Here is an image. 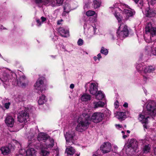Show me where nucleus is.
I'll return each mask as SVG.
<instances>
[{
    "label": "nucleus",
    "mask_w": 156,
    "mask_h": 156,
    "mask_svg": "<svg viewBox=\"0 0 156 156\" xmlns=\"http://www.w3.org/2000/svg\"><path fill=\"white\" fill-rule=\"evenodd\" d=\"M96 98L98 100H101L104 98V94L101 91H97L96 94H95Z\"/></svg>",
    "instance_id": "c85d7f7f"
},
{
    "label": "nucleus",
    "mask_w": 156,
    "mask_h": 156,
    "mask_svg": "<svg viewBox=\"0 0 156 156\" xmlns=\"http://www.w3.org/2000/svg\"><path fill=\"white\" fill-rule=\"evenodd\" d=\"M25 76H22L21 77H20L19 80H18L19 81H21V80H23L25 79Z\"/></svg>",
    "instance_id": "a18cd8bd"
},
{
    "label": "nucleus",
    "mask_w": 156,
    "mask_h": 156,
    "mask_svg": "<svg viewBox=\"0 0 156 156\" xmlns=\"http://www.w3.org/2000/svg\"><path fill=\"white\" fill-rule=\"evenodd\" d=\"M92 156H98V155H97L95 154H93Z\"/></svg>",
    "instance_id": "338daca9"
},
{
    "label": "nucleus",
    "mask_w": 156,
    "mask_h": 156,
    "mask_svg": "<svg viewBox=\"0 0 156 156\" xmlns=\"http://www.w3.org/2000/svg\"><path fill=\"white\" fill-rule=\"evenodd\" d=\"M75 132L74 131H69L65 134V137L66 142H69L72 140L75 136Z\"/></svg>",
    "instance_id": "a211bd4d"
},
{
    "label": "nucleus",
    "mask_w": 156,
    "mask_h": 156,
    "mask_svg": "<svg viewBox=\"0 0 156 156\" xmlns=\"http://www.w3.org/2000/svg\"><path fill=\"white\" fill-rule=\"evenodd\" d=\"M16 78V75L15 73L6 68L0 69V79L2 81L4 82L10 80L15 85L22 87L26 86L25 83H22L21 81L17 80Z\"/></svg>",
    "instance_id": "f03ea898"
},
{
    "label": "nucleus",
    "mask_w": 156,
    "mask_h": 156,
    "mask_svg": "<svg viewBox=\"0 0 156 156\" xmlns=\"http://www.w3.org/2000/svg\"><path fill=\"white\" fill-rule=\"evenodd\" d=\"M104 117V115L102 113L95 112L92 114L91 119L95 123H98L102 120Z\"/></svg>",
    "instance_id": "6e6552de"
},
{
    "label": "nucleus",
    "mask_w": 156,
    "mask_h": 156,
    "mask_svg": "<svg viewBox=\"0 0 156 156\" xmlns=\"http://www.w3.org/2000/svg\"><path fill=\"white\" fill-rule=\"evenodd\" d=\"M98 86L96 83H91L90 84L89 91L93 95L95 94L98 91Z\"/></svg>",
    "instance_id": "f3484780"
},
{
    "label": "nucleus",
    "mask_w": 156,
    "mask_h": 156,
    "mask_svg": "<svg viewBox=\"0 0 156 156\" xmlns=\"http://www.w3.org/2000/svg\"><path fill=\"white\" fill-rule=\"evenodd\" d=\"M150 146L149 144L145 145L143 148V151L144 153H147L149 152L150 151Z\"/></svg>",
    "instance_id": "72a5a7b5"
},
{
    "label": "nucleus",
    "mask_w": 156,
    "mask_h": 156,
    "mask_svg": "<svg viewBox=\"0 0 156 156\" xmlns=\"http://www.w3.org/2000/svg\"><path fill=\"white\" fill-rule=\"evenodd\" d=\"M144 66L141 64H138L136 66V68L137 71H138L140 73H142L144 72Z\"/></svg>",
    "instance_id": "2f4dec72"
},
{
    "label": "nucleus",
    "mask_w": 156,
    "mask_h": 156,
    "mask_svg": "<svg viewBox=\"0 0 156 156\" xmlns=\"http://www.w3.org/2000/svg\"><path fill=\"white\" fill-rule=\"evenodd\" d=\"M128 147V148L131 147L133 149L134 151L135 152H137L138 151H137L138 142L135 139H131L129 141Z\"/></svg>",
    "instance_id": "4468645a"
},
{
    "label": "nucleus",
    "mask_w": 156,
    "mask_h": 156,
    "mask_svg": "<svg viewBox=\"0 0 156 156\" xmlns=\"http://www.w3.org/2000/svg\"><path fill=\"white\" fill-rule=\"evenodd\" d=\"M145 14L146 16L148 17H154L156 15V11L151 9L149 8H147L146 9Z\"/></svg>",
    "instance_id": "6ab92c4d"
},
{
    "label": "nucleus",
    "mask_w": 156,
    "mask_h": 156,
    "mask_svg": "<svg viewBox=\"0 0 156 156\" xmlns=\"http://www.w3.org/2000/svg\"><path fill=\"white\" fill-rule=\"evenodd\" d=\"M144 79L145 80H146L147 79V77L144 76H143Z\"/></svg>",
    "instance_id": "052dcab7"
},
{
    "label": "nucleus",
    "mask_w": 156,
    "mask_h": 156,
    "mask_svg": "<svg viewBox=\"0 0 156 156\" xmlns=\"http://www.w3.org/2000/svg\"><path fill=\"white\" fill-rule=\"evenodd\" d=\"M48 144H51V142H49L48 143Z\"/></svg>",
    "instance_id": "0e129e2a"
},
{
    "label": "nucleus",
    "mask_w": 156,
    "mask_h": 156,
    "mask_svg": "<svg viewBox=\"0 0 156 156\" xmlns=\"http://www.w3.org/2000/svg\"><path fill=\"white\" fill-rule=\"evenodd\" d=\"M114 147L115 149H117L118 148V147L115 145H114Z\"/></svg>",
    "instance_id": "bf43d9fd"
},
{
    "label": "nucleus",
    "mask_w": 156,
    "mask_h": 156,
    "mask_svg": "<svg viewBox=\"0 0 156 156\" xmlns=\"http://www.w3.org/2000/svg\"><path fill=\"white\" fill-rule=\"evenodd\" d=\"M5 122L8 126L12 127L14 122V119L12 116L7 115L5 119Z\"/></svg>",
    "instance_id": "2eb2a0df"
},
{
    "label": "nucleus",
    "mask_w": 156,
    "mask_h": 156,
    "mask_svg": "<svg viewBox=\"0 0 156 156\" xmlns=\"http://www.w3.org/2000/svg\"><path fill=\"white\" fill-rule=\"evenodd\" d=\"M100 149L102 153H107L112 151L111 144L108 142H106L101 146Z\"/></svg>",
    "instance_id": "1a4fd4ad"
},
{
    "label": "nucleus",
    "mask_w": 156,
    "mask_h": 156,
    "mask_svg": "<svg viewBox=\"0 0 156 156\" xmlns=\"http://www.w3.org/2000/svg\"><path fill=\"white\" fill-rule=\"evenodd\" d=\"M116 126L117 128H120L122 127L121 125H120L119 124L116 125Z\"/></svg>",
    "instance_id": "3c124183"
},
{
    "label": "nucleus",
    "mask_w": 156,
    "mask_h": 156,
    "mask_svg": "<svg viewBox=\"0 0 156 156\" xmlns=\"http://www.w3.org/2000/svg\"><path fill=\"white\" fill-rule=\"evenodd\" d=\"M122 133L124 134V132L123 131H122Z\"/></svg>",
    "instance_id": "69168bd1"
},
{
    "label": "nucleus",
    "mask_w": 156,
    "mask_h": 156,
    "mask_svg": "<svg viewBox=\"0 0 156 156\" xmlns=\"http://www.w3.org/2000/svg\"><path fill=\"white\" fill-rule=\"evenodd\" d=\"M80 99L83 101H87L90 100L91 96L89 94H84L82 95Z\"/></svg>",
    "instance_id": "b1692460"
},
{
    "label": "nucleus",
    "mask_w": 156,
    "mask_h": 156,
    "mask_svg": "<svg viewBox=\"0 0 156 156\" xmlns=\"http://www.w3.org/2000/svg\"><path fill=\"white\" fill-rule=\"evenodd\" d=\"M127 133H130V131H129V130H127Z\"/></svg>",
    "instance_id": "680f3d73"
},
{
    "label": "nucleus",
    "mask_w": 156,
    "mask_h": 156,
    "mask_svg": "<svg viewBox=\"0 0 156 156\" xmlns=\"http://www.w3.org/2000/svg\"><path fill=\"white\" fill-rule=\"evenodd\" d=\"M156 35V27H154L151 22L148 23L145 28V34L144 37L145 41L150 42L153 40L151 37H153Z\"/></svg>",
    "instance_id": "20e7f679"
},
{
    "label": "nucleus",
    "mask_w": 156,
    "mask_h": 156,
    "mask_svg": "<svg viewBox=\"0 0 156 156\" xmlns=\"http://www.w3.org/2000/svg\"><path fill=\"white\" fill-rule=\"evenodd\" d=\"M101 52L105 55H107L108 53V50L107 49L104 47H102L101 50Z\"/></svg>",
    "instance_id": "e433bc0d"
},
{
    "label": "nucleus",
    "mask_w": 156,
    "mask_h": 156,
    "mask_svg": "<svg viewBox=\"0 0 156 156\" xmlns=\"http://www.w3.org/2000/svg\"><path fill=\"white\" fill-rule=\"evenodd\" d=\"M29 117V114L25 110L20 112L18 114V120L20 122H26Z\"/></svg>",
    "instance_id": "0eeeda50"
},
{
    "label": "nucleus",
    "mask_w": 156,
    "mask_h": 156,
    "mask_svg": "<svg viewBox=\"0 0 156 156\" xmlns=\"http://www.w3.org/2000/svg\"><path fill=\"white\" fill-rule=\"evenodd\" d=\"M74 87V85L73 84H71L70 85V87L71 89H73Z\"/></svg>",
    "instance_id": "8fccbe9b"
},
{
    "label": "nucleus",
    "mask_w": 156,
    "mask_h": 156,
    "mask_svg": "<svg viewBox=\"0 0 156 156\" xmlns=\"http://www.w3.org/2000/svg\"><path fill=\"white\" fill-rule=\"evenodd\" d=\"M5 29V28L3 26H2L1 25L0 26V30H4Z\"/></svg>",
    "instance_id": "603ef678"
},
{
    "label": "nucleus",
    "mask_w": 156,
    "mask_h": 156,
    "mask_svg": "<svg viewBox=\"0 0 156 156\" xmlns=\"http://www.w3.org/2000/svg\"><path fill=\"white\" fill-rule=\"evenodd\" d=\"M114 106L115 108H117L119 106V103L118 101H116L114 103Z\"/></svg>",
    "instance_id": "c03bdc74"
},
{
    "label": "nucleus",
    "mask_w": 156,
    "mask_h": 156,
    "mask_svg": "<svg viewBox=\"0 0 156 156\" xmlns=\"http://www.w3.org/2000/svg\"><path fill=\"white\" fill-rule=\"evenodd\" d=\"M117 117L119 119H122L126 117L125 113L124 112H118L116 115Z\"/></svg>",
    "instance_id": "7c9ffc66"
},
{
    "label": "nucleus",
    "mask_w": 156,
    "mask_h": 156,
    "mask_svg": "<svg viewBox=\"0 0 156 156\" xmlns=\"http://www.w3.org/2000/svg\"><path fill=\"white\" fill-rule=\"evenodd\" d=\"M100 2L98 0H93V7L95 9H97L99 7Z\"/></svg>",
    "instance_id": "c9c22d12"
},
{
    "label": "nucleus",
    "mask_w": 156,
    "mask_h": 156,
    "mask_svg": "<svg viewBox=\"0 0 156 156\" xmlns=\"http://www.w3.org/2000/svg\"><path fill=\"white\" fill-rule=\"evenodd\" d=\"M56 2L55 1L52 0L51 1V3L52 5L53 6H60L62 5L64 0H56Z\"/></svg>",
    "instance_id": "cd10ccee"
},
{
    "label": "nucleus",
    "mask_w": 156,
    "mask_h": 156,
    "mask_svg": "<svg viewBox=\"0 0 156 156\" xmlns=\"http://www.w3.org/2000/svg\"><path fill=\"white\" fill-rule=\"evenodd\" d=\"M123 106L124 107L127 108L128 106V104L127 102H125L123 104Z\"/></svg>",
    "instance_id": "de8ad7c7"
},
{
    "label": "nucleus",
    "mask_w": 156,
    "mask_h": 156,
    "mask_svg": "<svg viewBox=\"0 0 156 156\" xmlns=\"http://www.w3.org/2000/svg\"><path fill=\"white\" fill-rule=\"evenodd\" d=\"M154 51H155L156 52V47L155 49L154 50Z\"/></svg>",
    "instance_id": "774afa93"
},
{
    "label": "nucleus",
    "mask_w": 156,
    "mask_h": 156,
    "mask_svg": "<svg viewBox=\"0 0 156 156\" xmlns=\"http://www.w3.org/2000/svg\"><path fill=\"white\" fill-rule=\"evenodd\" d=\"M58 31L62 37H66L69 36V31L67 30H65L64 28H59L58 29Z\"/></svg>",
    "instance_id": "412c9836"
},
{
    "label": "nucleus",
    "mask_w": 156,
    "mask_h": 156,
    "mask_svg": "<svg viewBox=\"0 0 156 156\" xmlns=\"http://www.w3.org/2000/svg\"><path fill=\"white\" fill-rule=\"evenodd\" d=\"M144 73L145 74L152 73L155 69V67L151 66H144Z\"/></svg>",
    "instance_id": "aec40b11"
},
{
    "label": "nucleus",
    "mask_w": 156,
    "mask_h": 156,
    "mask_svg": "<svg viewBox=\"0 0 156 156\" xmlns=\"http://www.w3.org/2000/svg\"><path fill=\"white\" fill-rule=\"evenodd\" d=\"M41 21L40 20H36V22L37 23V25L38 26H40L41 25V24L46 20V18L43 16L41 17Z\"/></svg>",
    "instance_id": "f704fd0d"
},
{
    "label": "nucleus",
    "mask_w": 156,
    "mask_h": 156,
    "mask_svg": "<svg viewBox=\"0 0 156 156\" xmlns=\"http://www.w3.org/2000/svg\"><path fill=\"white\" fill-rule=\"evenodd\" d=\"M148 4L156 7V0H151L148 2Z\"/></svg>",
    "instance_id": "58836bf2"
},
{
    "label": "nucleus",
    "mask_w": 156,
    "mask_h": 156,
    "mask_svg": "<svg viewBox=\"0 0 156 156\" xmlns=\"http://www.w3.org/2000/svg\"><path fill=\"white\" fill-rule=\"evenodd\" d=\"M145 52L146 54L150 56L156 55V52L153 50L152 45L150 44L145 47Z\"/></svg>",
    "instance_id": "dca6fc26"
},
{
    "label": "nucleus",
    "mask_w": 156,
    "mask_h": 156,
    "mask_svg": "<svg viewBox=\"0 0 156 156\" xmlns=\"http://www.w3.org/2000/svg\"><path fill=\"white\" fill-rule=\"evenodd\" d=\"M134 2L137 4H139L140 5H143V0H133Z\"/></svg>",
    "instance_id": "a19ab883"
},
{
    "label": "nucleus",
    "mask_w": 156,
    "mask_h": 156,
    "mask_svg": "<svg viewBox=\"0 0 156 156\" xmlns=\"http://www.w3.org/2000/svg\"><path fill=\"white\" fill-rule=\"evenodd\" d=\"M71 9H72L71 8L70 4L67 2H66L64 6V12L68 13Z\"/></svg>",
    "instance_id": "a878e982"
},
{
    "label": "nucleus",
    "mask_w": 156,
    "mask_h": 156,
    "mask_svg": "<svg viewBox=\"0 0 156 156\" xmlns=\"http://www.w3.org/2000/svg\"><path fill=\"white\" fill-rule=\"evenodd\" d=\"M37 139L42 143L41 145H45L47 148H51L54 145V140L50 138L49 136L45 133H40L37 137Z\"/></svg>",
    "instance_id": "39448f33"
},
{
    "label": "nucleus",
    "mask_w": 156,
    "mask_h": 156,
    "mask_svg": "<svg viewBox=\"0 0 156 156\" xmlns=\"http://www.w3.org/2000/svg\"><path fill=\"white\" fill-rule=\"evenodd\" d=\"M62 21V20H58L57 22V23L58 24H60V22H61Z\"/></svg>",
    "instance_id": "6e6d98bb"
},
{
    "label": "nucleus",
    "mask_w": 156,
    "mask_h": 156,
    "mask_svg": "<svg viewBox=\"0 0 156 156\" xmlns=\"http://www.w3.org/2000/svg\"><path fill=\"white\" fill-rule=\"evenodd\" d=\"M94 108H97L100 107H102L104 106V103L102 101H99L98 102H94Z\"/></svg>",
    "instance_id": "473e14b6"
},
{
    "label": "nucleus",
    "mask_w": 156,
    "mask_h": 156,
    "mask_svg": "<svg viewBox=\"0 0 156 156\" xmlns=\"http://www.w3.org/2000/svg\"><path fill=\"white\" fill-rule=\"evenodd\" d=\"M145 107L146 111L140 114L138 118L139 120L144 123L143 126L145 130V129L147 128L148 118H149V116L147 115L152 116L156 115V103L154 101H148L146 103Z\"/></svg>",
    "instance_id": "f257e3e1"
},
{
    "label": "nucleus",
    "mask_w": 156,
    "mask_h": 156,
    "mask_svg": "<svg viewBox=\"0 0 156 156\" xmlns=\"http://www.w3.org/2000/svg\"><path fill=\"white\" fill-rule=\"evenodd\" d=\"M128 9H125L123 11L124 16L126 19H128L129 17H132L135 13V11L133 9L129 7L128 5L126 6Z\"/></svg>",
    "instance_id": "f8f14e48"
},
{
    "label": "nucleus",
    "mask_w": 156,
    "mask_h": 156,
    "mask_svg": "<svg viewBox=\"0 0 156 156\" xmlns=\"http://www.w3.org/2000/svg\"><path fill=\"white\" fill-rule=\"evenodd\" d=\"M36 3H41L42 2V0H35Z\"/></svg>",
    "instance_id": "09e8293b"
},
{
    "label": "nucleus",
    "mask_w": 156,
    "mask_h": 156,
    "mask_svg": "<svg viewBox=\"0 0 156 156\" xmlns=\"http://www.w3.org/2000/svg\"><path fill=\"white\" fill-rule=\"evenodd\" d=\"M94 60L95 61H96L97 60V59H98V57H97L96 56H94Z\"/></svg>",
    "instance_id": "5fc2aeb1"
},
{
    "label": "nucleus",
    "mask_w": 156,
    "mask_h": 156,
    "mask_svg": "<svg viewBox=\"0 0 156 156\" xmlns=\"http://www.w3.org/2000/svg\"><path fill=\"white\" fill-rule=\"evenodd\" d=\"M115 16L116 17V19L118 20V21L119 23L120 22V21H121V17H120V16L119 15V13H115L114 14Z\"/></svg>",
    "instance_id": "ea45409f"
},
{
    "label": "nucleus",
    "mask_w": 156,
    "mask_h": 156,
    "mask_svg": "<svg viewBox=\"0 0 156 156\" xmlns=\"http://www.w3.org/2000/svg\"><path fill=\"white\" fill-rule=\"evenodd\" d=\"M95 13L94 11L92 10H89L86 12V15L87 16H90L94 15Z\"/></svg>",
    "instance_id": "4c0bfd02"
},
{
    "label": "nucleus",
    "mask_w": 156,
    "mask_h": 156,
    "mask_svg": "<svg viewBox=\"0 0 156 156\" xmlns=\"http://www.w3.org/2000/svg\"><path fill=\"white\" fill-rule=\"evenodd\" d=\"M35 154L36 151L33 148H29L26 151V156H34Z\"/></svg>",
    "instance_id": "5701e85b"
},
{
    "label": "nucleus",
    "mask_w": 156,
    "mask_h": 156,
    "mask_svg": "<svg viewBox=\"0 0 156 156\" xmlns=\"http://www.w3.org/2000/svg\"><path fill=\"white\" fill-rule=\"evenodd\" d=\"M41 154L43 156H48L49 154V151L47 149L48 148L46 147L45 145H41Z\"/></svg>",
    "instance_id": "4be33fe9"
},
{
    "label": "nucleus",
    "mask_w": 156,
    "mask_h": 156,
    "mask_svg": "<svg viewBox=\"0 0 156 156\" xmlns=\"http://www.w3.org/2000/svg\"><path fill=\"white\" fill-rule=\"evenodd\" d=\"M83 40L81 39H80L77 42V44L79 45H82L83 44Z\"/></svg>",
    "instance_id": "37998d69"
},
{
    "label": "nucleus",
    "mask_w": 156,
    "mask_h": 156,
    "mask_svg": "<svg viewBox=\"0 0 156 156\" xmlns=\"http://www.w3.org/2000/svg\"><path fill=\"white\" fill-rule=\"evenodd\" d=\"M36 133V130L35 129H31L30 131L26 134V136L28 140V146L30 145L32 141L34 140V136Z\"/></svg>",
    "instance_id": "9b49d317"
},
{
    "label": "nucleus",
    "mask_w": 156,
    "mask_h": 156,
    "mask_svg": "<svg viewBox=\"0 0 156 156\" xmlns=\"http://www.w3.org/2000/svg\"><path fill=\"white\" fill-rule=\"evenodd\" d=\"M111 35V36H112V39H114V38H113V35Z\"/></svg>",
    "instance_id": "e2e57ef3"
},
{
    "label": "nucleus",
    "mask_w": 156,
    "mask_h": 156,
    "mask_svg": "<svg viewBox=\"0 0 156 156\" xmlns=\"http://www.w3.org/2000/svg\"><path fill=\"white\" fill-rule=\"evenodd\" d=\"M97 57L98 58V60L99 61L100 59L101 58V54L100 53H99L97 55Z\"/></svg>",
    "instance_id": "49530a36"
},
{
    "label": "nucleus",
    "mask_w": 156,
    "mask_h": 156,
    "mask_svg": "<svg viewBox=\"0 0 156 156\" xmlns=\"http://www.w3.org/2000/svg\"><path fill=\"white\" fill-rule=\"evenodd\" d=\"M154 154L156 155V147L154 149Z\"/></svg>",
    "instance_id": "864d4df0"
},
{
    "label": "nucleus",
    "mask_w": 156,
    "mask_h": 156,
    "mask_svg": "<svg viewBox=\"0 0 156 156\" xmlns=\"http://www.w3.org/2000/svg\"><path fill=\"white\" fill-rule=\"evenodd\" d=\"M66 152L68 155H73L75 153V150L73 148L71 147L66 148Z\"/></svg>",
    "instance_id": "bb28decb"
},
{
    "label": "nucleus",
    "mask_w": 156,
    "mask_h": 156,
    "mask_svg": "<svg viewBox=\"0 0 156 156\" xmlns=\"http://www.w3.org/2000/svg\"><path fill=\"white\" fill-rule=\"evenodd\" d=\"M2 153L4 155L8 154L10 152L9 148L7 147H3L1 148Z\"/></svg>",
    "instance_id": "393cba45"
},
{
    "label": "nucleus",
    "mask_w": 156,
    "mask_h": 156,
    "mask_svg": "<svg viewBox=\"0 0 156 156\" xmlns=\"http://www.w3.org/2000/svg\"><path fill=\"white\" fill-rule=\"evenodd\" d=\"M44 82L42 78H39L34 85V89L42 92L45 89L43 88Z\"/></svg>",
    "instance_id": "9d476101"
},
{
    "label": "nucleus",
    "mask_w": 156,
    "mask_h": 156,
    "mask_svg": "<svg viewBox=\"0 0 156 156\" xmlns=\"http://www.w3.org/2000/svg\"><path fill=\"white\" fill-rule=\"evenodd\" d=\"M80 153H77V154H76L75 155V156H80Z\"/></svg>",
    "instance_id": "13d9d810"
},
{
    "label": "nucleus",
    "mask_w": 156,
    "mask_h": 156,
    "mask_svg": "<svg viewBox=\"0 0 156 156\" xmlns=\"http://www.w3.org/2000/svg\"><path fill=\"white\" fill-rule=\"evenodd\" d=\"M90 119V116L88 114L83 113L80 115L78 119L76 130L80 132L86 130L89 126Z\"/></svg>",
    "instance_id": "7ed1b4c3"
},
{
    "label": "nucleus",
    "mask_w": 156,
    "mask_h": 156,
    "mask_svg": "<svg viewBox=\"0 0 156 156\" xmlns=\"http://www.w3.org/2000/svg\"><path fill=\"white\" fill-rule=\"evenodd\" d=\"M46 101V99L44 95H42L39 97L38 100V103L39 105H42Z\"/></svg>",
    "instance_id": "c756f323"
},
{
    "label": "nucleus",
    "mask_w": 156,
    "mask_h": 156,
    "mask_svg": "<svg viewBox=\"0 0 156 156\" xmlns=\"http://www.w3.org/2000/svg\"><path fill=\"white\" fill-rule=\"evenodd\" d=\"M119 33V37L120 38L125 37L127 36L129 34L127 27L124 24L122 23L119 27L117 33Z\"/></svg>",
    "instance_id": "423d86ee"
},
{
    "label": "nucleus",
    "mask_w": 156,
    "mask_h": 156,
    "mask_svg": "<svg viewBox=\"0 0 156 156\" xmlns=\"http://www.w3.org/2000/svg\"><path fill=\"white\" fill-rule=\"evenodd\" d=\"M127 137V136L126 135H124L123 136V138L124 139H125V138H126Z\"/></svg>",
    "instance_id": "4d7b16f0"
},
{
    "label": "nucleus",
    "mask_w": 156,
    "mask_h": 156,
    "mask_svg": "<svg viewBox=\"0 0 156 156\" xmlns=\"http://www.w3.org/2000/svg\"><path fill=\"white\" fill-rule=\"evenodd\" d=\"M97 30L95 25L90 26L89 27L86 34L87 38L90 39L93 37L94 35L96 34V31Z\"/></svg>",
    "instance_id": "ddd939ff"
},
{
    "label": "nucleus",
    "mask_w": 156,
    "mask_h": 156,
    "mask_svg": "<svg viewBox=\"0 0 156 156\" xmlns=\"http://www.w3.org/2000/svg\"><path fill=\"white\" fill-rule=\"evenodd\" d=\"M10 105L11 103L10 102H8L5 104L4 106L5 108L6 109H8L9 108V106Z\"/></svg>",
    "instance_id": "79ce46f5"
}]
</instances>
